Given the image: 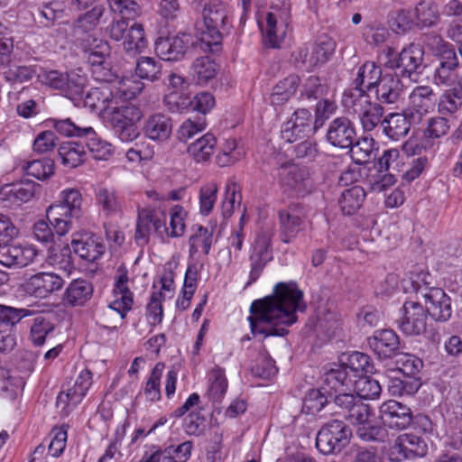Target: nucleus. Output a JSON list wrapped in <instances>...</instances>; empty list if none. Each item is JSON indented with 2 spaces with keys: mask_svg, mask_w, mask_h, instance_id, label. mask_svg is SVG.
Segmentation results:
<instances>
[{
  "mask_svg": "<svg viewBox=\"0 0 462 462\" xmlns=\"http://www.w3.org/2000/svg\"><path fill=\"white\" fill-rule=\"evenodd\" d=\"M307 304L303 291L295 282H278L271 296L255 300L250 307L248 317L254 335L284 337L288 328L298 320L297 312H304Z\"/></svg>",
  "mask_w": 462,
  "mask_h": 462,
  "instance_id": "f257e3e1",
  "label": "nucleus"
},
{
  "mask_svg": "<svg viewBox=\"0 0 462 462\" xmlns=\"http://www.w3.org/2000/svg\"><path fill=\"white\" fill-rule=\"evenodd\" d=\"M82 195L79 189H66L61 191L60 200L48 207L46 216L55 233L66 235L73 226V220L83 216Z\"/></svg>",
  "mask_w": 462,
  "mask_h": 462,
  "instance_id": "f03ea898",
  "label": "nucleus"
},
{
  "mask_svg": "<svg viewBox=\"0 0 462 462\" xmlns=\"http://www.w3.org/2000/svg\"><path fill=\"white\" fill-rule=\"evenodd\" d=\"M205 29L201 32L200 48L207 51H217L225 34L231 27L229 11L220 1L210 2L203 10Z\"/></svg>",
  "mask_w": 462,
  "mask_h": 462,
  "instance_id": "7ed1b4c3",
  "label": "nucleus"
},
{
  "mask_svg": "<svg viewBox=\"0 0 462 462\" xmlns=\"http://www.w3.org/2000/svg\"><path fill=\"white\" fill-rule=\"evenodd\" d=\"M341 102L346 109L358 116L365 132L382 127L383 107L379 103L372 102L367 93L357 89L345 90Z\"/></svg>",
  "mask_w": 462,
  "mask_h": 462,
  "instance_id": "20e7f679",
  "label": "nucleus"
},
{
  "mask_svg": "<svg viewBox=\"0 0 462 462\" xmlns=\"http://www.w3.org/2000/svg\"><path fill=\"white\" fill-rule=\"evenodd\" d=\"M79 47L91 67L94 79L97 81L111 82L116 76L111 70V48L108 42L92 34H87L80 40Z\"/></svg>",
  "mask_w": 462,
  "mask_h": 462,
  "instance_id": "39448f33",
  "label": "nucleus"
},
{
  "mask_svg": "<svg viewBox=\"0 0 462 462\" xmlns=\"http://www.w3.org/2000/svg\"><path fill=\"white\" fill-rule=\"evenodd\" d=\"M383 53L387 58L384 64L390 69H399L402 76L411 77L412 74H420L424 68V51L418 44H411L409 47L396 54L393 48L387 47Z\"/></svg>",
  "mask_w": 462,
  "mask_h": 462,
  "instance_id": "423d86ee",
  "label": "nucleus"
},
{
  "mask_svg": "<svg viewBox=\"0 0 462 462\" xmlns=\"http://www.w3.org/2000/svg\"><path fill=\"white\" fill-rule=\"evenodd\" d=\"M352 431L342 420H332L319 430L316 447L324 455L339 453L350 441Z\"/></svg>",
  "mask_w": 462,
  "mask_h": 462,
  "instance_id": "0eeeda50",
  "label": "nucleus"
},
{
  "mask_svg": "<svg viewBox=\"0 0 462 462\" xmlns=\"http://www.w3.org/2000/svg\"><path fill=\"white\" fill-rule=\"evenodd\" d=\"M108 115L114 131L121 141L131 142L139 135L135 124L143 117V113L136 106H118L117 102L110 108Z\"/></svg>",
  "mask_w": 462,
  "mask_h": 462,
  "instance_id": "6e6552de",
  "label": "nucleus"
},
{
  "mask_svg": "<svg viewBox=\"0 0 462 462\" xmlns=\"http://www.w3.org/2000/svg\"><path fill=\"white\" fill-rule=\"evenodd\" d=\"M162 235L168 232L166 227V214L161 208L146 207L138 210L135 241L141 245H147L152 233Z\"/></svg>",
  "mask_w": 462,
  "mask_h": 462,
  "instance_id": "1a4fd4ad",
  "label": "nucleus"
},
{
  "mask_svg": "<svg viewBox=\"0 0 462 462\" xmlns=\"http://www.w3.org/2000/svg\"><path fill=\"white\" fill-rule=\"evenodd\" d=\"M428 315L424 306L413 300H407L400 309L396 319L397 328L406 336H419L427 329Z\"/></svg>",
  "mask_w": 462,
  "mask_h": 462,
  "instance_id": "9d476101",
  "label": "nucleus"
},
{
  "mask_svg": "<svg viewBox=\"0 0 462 462\" xmlns=\"http://www.w3.org/2000/svg\"><path fill=\"white\" fill-rule=\"evenodd\" d=\"M331 406L334 413L341 416L350 423L365 421L371 415L368 404L364 403L356 394L351 393H337L332 397L330 393Z\"/></svg>",
  "mask_w": 462,
  "mask_h": 462,
  "instance_id": "9b49d317",
  "label": "nucleus"
},
{
  "mask_svg": "<svg viewBox=\"0 0 462 462\" xmlns=\"http://www.w3.org/2000/svg\"><path fill=\"white\" fill-rule=\"evenodd\" d=\"M306 211L303 205L291 203L278 211L280 237L286 244L291 243L302 229Z\"/></svg>",
  "mask_w": 462,
  "mask_h": 462,
  "instance_id": "f8f14e48",
  "label": "nucleus"
},
{
  "mask_svg": "<svg viewBox=\"0 0 462 462\" xmlns=\"http://www.w3.org/2000/svg\"><path fill=\"white\" fill-rule=\"evenodd\" d=\"M379 417L384 426L397 430L407 429L413 420L411 408L395 400L382 403Z\"/></svg>",
  "mask_w": 462,
  "mask_h": 462,
  "instance_id": "ddd939ff",
  "label": "nucleus"
},
{
  "mask_svg": "<svg viewBox=\"0 0 462 462\" xmlns=\"http://www.w3.org/2000/svg\"><path fill=\"white\" fill-rule=\"evenodd\" d=\"M312 125V116L306 108L297 109L291 117L281 128V137L287 143H293L316 131Z\"/></svg>",
  "mask_w": 462,
  "mask_h": 462,
  "instance_id": "4468645a",
  "label": "nucleus"
},
{
  "mask_svg": "<svg viewBox=\"0 0 462 462\" xmlns=\"http://www.w3.org/2000/svg\"><path fill=\"white\" fill-rule=\"evenodd\" d=\"M279 176L281 184L297 196L303 197L312 189L313 183L307 167L285 165L281 168Z\"/></svg>",
  "mask_w": 462,
  "mask_h": 462,
  "instance_id": "2eb2a0df",
  "label": "nucleus"
},
{
  "mask_svg": "<svg viewBox=\"0 0 462 462\" xmlns=\"http://www.w3.org/2000/svg\"><path fill=\"white\" fill-rule=\"evenodd\" d=\"M273 259L270 238L266 235L256 236L249 255L250 273L246 286L256 282L268 262Z\"/></svg>",
  "mask_w": 462,
  "mask_h": 462,
  "instance_id": "dca6fc26",
  "label": "nucleus"
},
{
  "mask_svg": "<svg viewBox=\"0 0 462 462\" xmlns=\"http://www.w3.org/2000/svg\"><path fill=\"white\" fill-rule=\"evenodd\" d=\"M191 44V36L187 33L167 38L161 37L155 42V51L162 60L177 61L185 56Z\"/></svg>",
  "mask_w": 462,
  "mask_h": 462,
  "instance_id": "f3484780",
  "label": "nucleus"
},
{
  "mask_svg": "<svg viewBox=\"0 0 462 462\" xmlns=\"http://www.w3.org/2000/svg\"><path fill=\"white\" fill-rule=\"evenodd\" d=\"M356 136L354 123L347 117L340 116L332 120L328 127L326 138L333 146L348 149Z\"/></svg>",
  "mask_w": 462,
  "mask_h": 462,
  "instance_id": "a211bd4d",
  "label": "nucleus"
},
{
  "mask_svg": "<svg viewBox=\"0 0 462 462\" xmlns=\"http://www.w3.org/2000/svg\"><path fill=\"white\" fill-rule=\"evenodd\" d=\"M128 280L127 269L124 265H120L117 268V276L114 288L116 299L110 302L109 309L116 311L120 315L121 319L126 317L134 302L133 292L127 285Z\"/></svg>",
  "mask_w": 462,
  "mask_h": 462,
  "instance_id": "6ab92c4d",
  "label": "nucleus"
},
{
  "mask_svg": "<svg viewBox=\"0 0 462 462\" xmlns=\"http://www.w3.org/2000/svg\"><path fill=\"white\" fill-rule=\"evenodd\" d=\"M442 48L439 54V66L436 69L433 78L436 84L451 88L462 79L456 72L458 59L453 48L448 45H443Z\"/></svg>",
  "mask_w": 462,
  "mask_h": 462,
  "instance_id": "aec40b11",
  "label": "nucleus"
},
{
  "mask_svg": "<svg viewBox=\"0 0 462 462\" xmlns=\"http://www.w3.org/2000/svg\"><path fill=\"white\" fill-rule=\"evenodd\" d=\"M427 315L434 320L444 322L450 319L452 314L451 300L440 288H430L424 294Z\"/></svg>",
  "mask_w": 462,
  "mask_h": 462,
  "instance_id": "412c9836",
  "label": "nucleus"
},
{
  "mask_svg": "<svg viewBox=\"0 0 462 462\" xmlns=\"http://www.w3.org/2000/svg\"><path fill=\"white\" fill-rule=\"evenodd\" d=\"M368 345L380 359L393 358L400 352V337L393 329L375 331Z\"/></svg>",
  "mask_w": 462,
  "mask_h": 462,
  "instance_id": "4be33fe9",
  "label": "nucleus"
},
{
  "mask_svg": "<svg viewBox=\"0 0 462 462\" xmlns=\"http://www.w3.org/2000/svg\"><path fill=\"white\" fill-rule=\"evenodd\" d=\"M64 280L54 273H39L26 282V291L36 298L44 299L63 287Z\"/></svg>",
  "mask_w": 462,
  "mask_h": 462,
  "instance_id": "5701e85b",
  "label": "nucleus"
},
{
  "mask_svg": "<svg viewBox=\"0 0 462 462\" xmlns=\"http://www.w3.org/2000/svg\"><path fill=\"white\" fill-rule=\"evenodd\" d=\"M36 255V250L29 245L0 244V263L7 267H24L32 263Z\"/></svg>",
  "mask_w": 462,
  "mask_h": 462,
  "instance_id": "b1692460",
  "label": "nucleus"
},
{
  "mask_svg": "<svg viewBox=\"0 0 462 462\" xmlns=\"http://www.w3.org/2000/svg\"><path fill=\"white\" fill-rule=\"evenodd\" d=\"M375 98L379 104H396L404 93V86L396 74L386 73L374 88Z\"/></svg>",
  "mask_w": 462,
  "mask_h": 462,
  "instance_id": "393cba45",
  "label": "nucleus"
},
{
  "mask_svg": "<svg viewBox=\"0 0 462 462\" xmlns=\"http://www.w3.org/2000/svg\"><path fill=\"white\" fill-rule=\"evenodd\" d=\"M173 124L170 116L163 113H155L149 116L143 124V134L155 142L167 141L172 133Z\"/></svg>",
  "mask_w": 462,
  "mask_h": 462,
  "instance_id": "a878e982",
  "label": "nucleus"
},
{
  "mask_svg": "<svg viewBox=\"0 0 462 462\" xmlns=\"http://www.w3.org/2000/svg\"><path fill=\"white\" fill-rule=\"evenodd\" d=\"M71 245L75 254L88 262H95L105 252V245L100 238L89 234L76 236L72 239Z\"/></svg>",
  "mask_w": 462,
  "mask_h": 462,
  "instance_id": "bb28decb",
  "label": "nucleus"
},
{
  "mask_svg": "<svg viewBox=\"0 0 462 462\" xmlns=\"http://www.w3.org/2000/svg\"><path fill=\"white\" fill-rule=\"evenodd\" d=\"M38 185L32 180H24L4 187L0 192L2 199L14 205L30 201L35 195Z\"/></svg>",
  "mask_w": 462,
  "mask_h": 462,
  "instance_id": "cd10ccee",
  "label": "nucleus"
},
{
  "mask_svg": "<svg viewBox=\"0 0 462 462\" xmlns=\"http://www.w3.org/2000/svg\"><path fill=\"white\" fill-rule=\"evenodd\" d=\"M117 97L108 88H94L84 97V106L100 114H108Z\"/></svg>",
  "mask_w": 462,
  "mask_h": 462,
  "instance_id": "c85d7f7f",
  "label": "nucleus"
},
{
  "mask_svg": "<svg viewBox=\"0 0 462 462\" xmlns=\"http://www.w3.org/2000/svg\"><path fill=\"white\" fill-rule=\"evenodd\" d=\"M383 76L382 69L374 61H366L358 68L356 76L353 80L355 87L352 89L367 93V91L374 89Z\"/></svg>",
  "mask_w": 462,
  "mask_h": 462,
  "instance_id": "c756f323",
  "label": "nucleus"
},
{
  "mask_svg": "<svg viewBox=\"0 0 462 462\" xmlns=\"http://www.w3.org/2000/svg\"><path fill=\"white\" fill-rule=\"evenodd\" d=\"M93 295V286L91 282L83 279L72 281L67 287L63 302L70 307L83 306Z\"/></svg>",
  "mask_w": 462,
  "mask_h": 462,
  "instance_id": "7c9ffc66",
  "label": "nucleus"
},
{
  "mask_svg": "<svg viewBox=\"0 0 462 462\" xmlns=\"http://www.w3.org/2000/svg\"><path fill=\"white\" fill-rule=\"evenodd\" d=\"M381 129L387 137L397 141L408 134L411 122L404 114L391 113L383 118Z\"/></svg>",
  "mask_w": 462,
  "mask_h": 462,
  "instance_id": "2f4dec72",
  "label": "nucleus"
},
{
  "mask_svg": "<svg viewBox=\"0 0 462 462\" xmlns=\"http://www.w3.org/2000/svg\"><path fill=\"white\" fill-rule=\"evenodd\" d=\"M58 156L65 167L77 168L87 159L85 145L79 142L62 143L58 148Z\"/></svg>",
  "mask_w": 462,
  "mask_h": 462,
  "instance_id": "473e14b6",
  "label": "nucleus"
},
{
  "mask_svg": "<svg viewBox=\"0 0 462 462\" xmlns=\"http://www.w3.org/2000/svg\"><path fill=\"white\" fill-rule=\"evenodd\" d=\"M106 14V7L103 5H96L90 10L79 14L72 23L75 33H87L95 30L100 23Z\"/></svg>",
  "mask_w": 462,
  "mask_h": 462,
  "instance_id": "72a5a7b5",
  "label": "nucleus"
},
{
  "mask_svg": "<svg viewBox=\"0 0 462 462\" xmlns=\"http://www.w3.org/2000/svg\"><path fill=\"white\" fill-rule=\"evenodd\" d=\"M353 161L359 165L366 164L376 157L377 143L372 137H362L348 148Z\"/></svg>",
  "mask_w": 462,
  "mask_h": 462,
  "instance_id": "f704fd0d",
  "label": "nucleus"
},
{
  "mask_svg": "<svg viewBox=\"0 0 462 462\" xmlns=\"http://www.w3.org/2000/svg\"><path fill=\"white\" fill-rule=\"evenodd\" d=\"M217 145V139L212 134H206L190 143L187 152L197 162H207L213 154Z\"/></svg>",
  "mask_w": 462,
  "mask_h": 462,
  "instance_id": "c9c22d12",
  "label": "nucleus"
},
{
  "mask_svg": "<svg viewBox=\"0 0 462 462\" xmlns=\"http://www.w3.org/2000/svg\"><path fill=\"white\" fill-rule=\"evenodd\" d=\"M354 380L350 372L340 364L334 365V367L325 374L324 383L337 393L343 392V387L348 389L352 386Z\"/></svg>",
  "mask_w": 462,
  "mask_h": 462,
  "instance_id": "e433bc0d",
  "label": "nucleus"
},
{
  "mask_svg": "<svg viewBox=\"0 0 462 462\" xmlns=\"http://www.w3.org/2000/svg\"><path fill=\"white\" fill-rule=\"evenodd\" d=\"M300 85V79L297 75L291 74L280 80L271 96V102L274 106H281L292 97Z\"/></svg>",
  "mask_w": 462,
  "mask_h": 462,
  "instance_id": "4c0bfd02",
  "label": "nucleus"
},
{
  "mask_svg": "<svg viewBox=\"0 0 462 462\" xmlns=\"http://www.w3.org/2000/svg\"><path fill=\"white\" fill-rule=\"evenodd\" d=\"M122 46L124 51L132 56L141 53L147 48L148 41L143 24L134 23L130 26L127 41L123 42Z\"/></svg>",
  "mask_w": 462,
  "mask_h": 462,
  "instance_id": "58836bf2",
  "label": "nucleus"
},
{
  "mask_svg": "<svg viewBox=\"0 0 462 462\" xmlns=\"http://www.w3.org/2000/svg\"><path fill=\"white\" fill-rule=\"evenodd\" d=\"M365 191L361 186H353L345 189L339 199V206L345 215L355 214L365 199Z\"/></svg>",
  "mask_w": 462,
  "mask_h": 462,
  "instance_id": "ea45409f",
  "label": "nucleus"
},
{
  "mask_svg": "<svg viewBox=\"0 0 462 462\" xmlns=\"http://www.w3.org/2000/svg\"><path fill=\"white\" fill-rule=\"evenodd\" d=\"M409 97L412 107L419 115L428 113L436 101V95L429 86L416 87Z\"/></svg>",
  "mask_w": 462,
  "mask_h": 462,
  "instance_id": "a19ab883",
  "label": "nucleus"
},
{
  "mask_svg": "<svg viewBox=\"0 0 462 462\" xmlns=\"http://www.w3.org/2000/svg\"><path fill=\"white\" fill-rule=\"evenodd\" d=\"M193 80L198 85L207 84L217 74V65L209 57L197 58L191 67Z\"/></svg>",
  "mask_w": 462,
  "mask_h": 462,
  "instance_id": "79ce46f5",
  "label": "nucleus"
},
{
  "mask_svg": "<svg viewBox=\"0 0 462 462\" xmlns=\"http://www.w3.org/2000/svg\"><path fill=\"white\" fill-rule=\"evenodd\" d=\"M462 106V79L456 86L447 89L439 98V111L442 114H452Z\"/></svg>",
  "mask_w": 462,
  "mask_h": 462,
  "instance_id": "37998d69",
  "label": "nucleus"
},
{
  "mask_svg": "<svg viewBox=\"0 0 462 462\" xmlns=\"http://www.w3.org/2000/svg\"><path fill=\"white\" fill-rule=\"evenodd\" d=\"M47 262L50 265L69 273L73 268L70 248L69 246L51 245L48 250Z\"/></svg>",
  "mask_w": 462,
  "mask_h": 462,
  "instance_id": "c03bdc74",
  "label": "nucleus"
},
{
  "mask_svg": "<svg viewBox=\"0 0 462 462\" xmlns=\"http://www.w3.org/2000/svg\"><path fill=\"white\" fill-rule=\"evenodd\" d=\"M209 386L208 396L213 402H220L227 389V380L225 371L220 367L214 368L208 375Z\"/></svg>",
  "mask_w": 462,
  "mask_h": 462,
  "instance_id": "a18cd8bd",
  "label": "nucleus"
},
{
  "mask_svg": "<svg viewBox=\"0 0 462 462\" xmlns=\"http://www.w3.org/2000/svg\"><path fill=\"white\" fill-rule=\"evenodd\" d=\"M97 202L106 216L121 211L122 200L114 189L101 188L97 192Z\"/></svg>",
  "mask_w": 462,
  "mask_h": 462,
  "instance_id": "49530a36",
  "label": "nucleus"
},
{
  "mask_svg": "<svg viewBox=\"0 0 462 462\" xmlns=\"http://www.w3.org/2000/svg\"><path fill=\"white\" fill-rule=\"evenodd\" d=\"M356 395L363 399H374L378 397L382 392L381 385L378 381L365 374L354 380L352 384Z\"/></svg>",
  "mask_w": 462,
  "mask_h": 462,
  "instance_id": "de8ad7c7",
  "label": "nucleus"
},
{
  "mask_svg": "<svg viewBox=\"0 0 462 462\" xmlns=\"http://www.w3.org/2000/svg\"><path fill=\"white\" fill-rule=\"evenodd\" d=\"M48 123L61 135L67 137L83 138L84 134H92L91 126H79L72 122L69 118L56 119L51 118Z\"/></svg>",
  "mask_w": 462,
  "mask_h": 462,
  "instance_id": "09e8293b",
  "label": "nucleus"
},
{
  "mask_svg": "<svg viewBox=\"0 0 462 462\" xmlns=\"http://www.w3.org/2000/svg\"><path fill=\"white\" fill-rule=\"evenodd\" d=\"M86 146L96 160H107L112 154V145L101 139L92 128V134H84Z\"/></svg>",
  "mask_w": 462,
  "mask_h": 462,
  "instance_id": "8fccbe9b",
  "label": "nucleus"
},
{
  "mask_svg": "<svg viewBox=\"0 0 462 462\" xmlns=\"http://www.w3.org/2000/svg\"><path fill=\"white\" fill-rule=\"evenodd\" d=\"M135 72L143 79L156 81L162 76V62L152 57H141L137 60Z\"/></svg>",
  "mask_w": 462,
  "mask_h": 462,
  "instance_id": "3c124183",
  "label": "nucleus"
},
{
  "mask_svg": "<svg viewBox=\"0 0 462 462\" xmlns=\"http://www.w3.org/2000/svg\"><path fill=\"white\" fill-rule=\"evenodd\" d=\"M109 11L118 14L121 19H134L142 14V8L136 0H106Z\"/></svg>",
  "mask_w": 462,
  "mask_h": 462,
  "instance_id": "603ef678",
  "label": "nucleus"
},
{
  "mask_svg": "<svg viewBox=\"0 0 462 462\" xmlns=\"http://www.w3.org/2000/svg\"><path fill=\"white\" fill-rule=\"evenodd\" d=\"M213 231L202 226H196L194 234L189 237V254L195 255L199 248L208 254L212 245Z\"/></svg>",
  "mask_w": 462,
  "mask_h": 462,
  "instance_id": "864d4df0",
  "label": "nucleus"
},
{
  "mask_svg": "<svg viewBox=\"0 0 462 462\" xmlns=\"http://www.w3.org/2000/svg\"><path fill=\"white\" fill-rule=\"evenodd\" d=\"M54 330V325L43 316L33 319L29 338L33 346H41L45 343L46 337Z\"/></svg>",
  "mask_w": 462,
  "mask_h": 462,
  "instance_id": "5fc2aeb1",
  "label": "nucleus"
},
{
  "mask_svg": "<svg viewBox=\"0 0 462 462\" xmlns=\"http://www.w3.org/2000/svg\"><path fill=\"white\" fill-rule=\"evenodd\" d=\"M353 424L358 425L356 436L364 441H383L387 436L386 430L377 424H373L366 418L365 421H355Z\"/></svg>",
  "mask_w": 462,
  "mask_h": 462,
  "instance_id": "6e6d98bb",
  "label": "nucleus"
},
{
  "mask_svg": "<svg viewBox=\"0 0 462 462\" xmlns=\"http://www.w3.org/2000/svg\"><path fill=\"white\" fill-rule=\"evenodd\" d=\"M342 365L346 368L354 379L370 372V357L361 352H353L346 357V361Z\"/></svg>",
  "mask_w": 462,
  "mask_h": 462,
  "instance_id": "4d7b16f0",
  "label": "nucleus"
},
{
  "mask_svg": "<svg viewBox=\"0 0 462 462\" xmlns=\"http://www.w3.org/2000/svg\"><path fill=\"white\" fill-rule=\"evenodd\" d=\"M393 359L396 369L408 376H415L423 365L419 357L408 353L398 352Z\"/></svg>",
  "mask_w": 462,
  "mask_h": 462,
  "instance_id": "13d9d810",
  "label": "nucleus"
},
{
  "mask_svg": "<svg viewBox=\"0 0 462 462\" xmlns=\"http://www.w3.org/2000/svg\"><path fill=\"white\" fill-rule=\"evenodd\" d=\"M88 79L84 75H80L75 71L67 73V79L63 89L65 97L71 100H77L81 97L84 89L87 87Z\"/></svg>",
  "mask_w": 462,
  "mask_h": 462,
  "instance_id": "bf43d9fd",
  "label": "nucleus"
},
{
  "mask_svg": "<svg viewBox=\"0 0 462 462\" xmlns=\"http://www.w3.org/2000/svg\"><path fill=\"white\" fill-rule=\"evenodd\" d=\"M417 24L421 27L434 25L439 20L437 5L431 1H422L416 7Z\"/></svg>",
  "mask_w": 462,
  "mask_h": 462,
  "instance_id": "052dcab7",
  "label": "nucleus"
},
{
  "mask_svg": "<svg viewBox=\"0 0 462 462\" xmlns=\"http://www.w3.org/2000/svg\"><path fill=\"white\" fill-rule=\"evenodd\" d=\"M0 390L7 393L10 398H14L23 389L25 382L23 377L14 375L10 371L0 372Z\"/></svg>",
  "mask_w": 462,
  "mask_h": 462,
  "instance_id": "680f3d73",
  "label": "nucleus"
},
{
  "mask_svg": "<svg viewBox=\"0 0 462 462\" xmlns=\"http://www.w3.org/2000/svg\"><path fill=\"white\" fill-rule=\"evenodd\" d=\"M291 61L299 69L310 71L318 66L311 46L304 45L292 51Z\"/></svg>",
  "mask_w": 462,
  "mask_h": 462,
  "instance_id": "e2e57ef3",
  "label": "nucleus"
},
{
  "mask_svg": "<svg viewBox=\"0 0 462 462\" xmlns=\"http://www.w3.org/2000/svg\"><path fill=\"white\" fill-rule=\"evenodd\" d=\"M33 313L28 309L0 304V324L14 327L23 318L32 316Z\"/></svg>",
  "mask_w": 462,
  "mask_h": 462,
  "instance_id": "0e129e2a",
  "label": "nucleus"
},
{
  "mask_svg": "<svg viewBox=\"0 0 462 462\" xmlns=\"http://www.w3.org/2000/svg\"><path fill=\"white\" fill-rule=\"evenodd\" d=\"M326 404L331 405L328 397L320 390L311 389L303 401L302 411L307 414H315L321 411Z\"/></svg>",
  "mask_w": 462,
  "mask_h": 462,
  "instance_id": "69168bd1",
  "label": "nucleus"
},
{
  "mask_svg": "<svg viewBox=\"0 0 462 462\" xmlns=\"http://www.w3.org/2000/svg\"><path fill=\"white\" fill-rule=\"evenodd\" d=\"M263 32L265 44L271 48H279L285 33L277 28L276 17L272 13H268L266 15V28Z\"/></svg>",
  "mask_w": 462,
  "mask_h": 462,
  "instance_id": "338daca9",
  "label": "nucleus"
},
{
  "mask_svg": "<svg viewBox=\"0 0 462 462\" xmlns=\"http://www.w3.org/2000/svg\"><path fill=\"white\" fill-rule=\"evenodd\" d=\"M36 75L32 66H13L4 73L5 79L12 84H22L30 81Z\"/></svg>",
  "mask_w": 462,
  "mask_h": 462,
  "instance_id": "774afa93",
  "label": "nucleus"
}]
</instances>
